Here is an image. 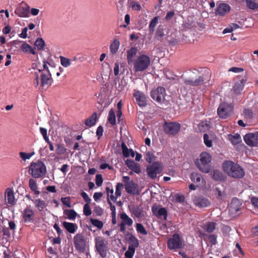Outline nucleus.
Listing matches in <instances>:
<instances>
[{
    "mask_svg": "<svg viewBox=\"0 0 258 258\" xmlns=\"http://www.w3.org/2000/svg\"><path fill=\"white\" fill-rule=\"evenodd\" d=\"M224 171L231 177L240 179L245 175L243 169L238 164L231 161H225L223 164Z\"/></svg>",
    "mask_w": 258,
    "mask_h": 258,
    "instance_id": "obj_1",
    "label": "nucleus"
},
{
    "mask_svg": "<svg viewBox=\"0 0 258 258\" xmlns=\"http://www.w3.org/2000/svg\"><path fill=\"white\" fill-rule=\"evenodd\" d=\"M211 160L212 157L210 155L206 152H203L201 153L200 159H197L195 163L201 171L207 173L211 169Z\"/></svg>",
    "mask_w": 258,
    "mask_h": 258,
    "instance_id": "obj_2",
    "label": "nucleus"
},
{
    "mask_svg": "<svg viewBox=\"0 0 258 258\" xmlns=\"http://www.w3.org/2000/svg\"><path fill=\"white\" fill-rule=\"evenodd\" d=\"M46 172V168L43 162L38 160L32 162L29 169V173L34 178H40L44 176Z\"/></svg>",
    "mask_w": 258,
    "mask_h": 258,
    "instance_id": "obj_3",
    "label": "nucleus"
},
{
    "mask_svg": "<svg viewBox=\"0 0 258 258\" xmlns=\"http://www.w3.org/2000/svg\"><path fill=\"white\" fill-rule=\"evenodd\" d=\"M40 74L41 77V86H50L53 82V79L51 77V75L49 71H41L40 69L38 70V72H35V78L34 80V85L37 87L39 84V74Z\"/></svg>",
    "mask_w": 258,
    "mask_h": 258,
    "instance_id": "obj_4",
    "label": "nucleus"
},
{
    "mask_svg": "<svg viewBox=\"0 0 258 258\" xmlns=\"http://www.w3.org/2000/svg\"><path fill=\"white\" fill-rule=\"evenodd\" d=\"M151 60L149 56L145 54L139 55L134 62V71L135 72H143L150 66Z\"/></svg>",
    "mask_w": 258,
    "mask_h": 258,
    "instance_id": "obj_5",
    "label": "nucleus"
},
{
    "mask_svg": "<svg viewBox=\"0 0 258 258\" xmlns=\"http://www.w3.org/2000/svg\"><path fill=\"white\" fill-rule=\"evenodd\" d=\"M95 248L100 255L104 258L107 255L108 250L107 241L101 237H97L95 239Z\"/></svg>",
    "mask_w": 258,
    "mask_h": 258,
    "instance_id": "obj_6",
    "label": "nucleus"
},
{
    "mask_svg": "<svg viewBox=\"0 0 258 258\" xmlns=\"http://www.w3.org/2000/svg\"><path fill=\"white\" fill-rule=\"evenodd\" d=\"M122 181L124 183V187L126 192L132 195H139L138 184L135 183L133 180H130V177L127 176H124Z\"/></svg>",
    "mask_w": 258,
    "mask_h": 258,
    "instance_id": "obj_7",
    "label": "nucleus"
},
{
    "mask_svg": "<svg viewBox=\"0 0 258 258\" xmlns=\"http://www.w3.org/2000/svg\"><path fill=\"white\" fill-rule=\"evenodd\" d=\"M232 111L233 106L231 104L223 102L218 108L217 113L220 118L226 119L230 116Z\"/></svg>",
    "mask_w": 258,
    "mask_h": 258,
    "instance_id": "obj_8",
    "label": "nucleus"
},
{
    "mask_svg": "<svg viewBox=\"0 0 258 258\" xmlns=\"http://www.w3.org/2000/svg\"><path fill=\"white\" fill-rule=\"evenodd\" d=\"M75 248L79 252H84L86 249V240L83 233H77L74 237Z\"/></svg>",
    "mask_w": 258,
    "mask_h": 258,
    "instance_id": "obj_9",
    "label": "nucleus"
},
{
    "mask_svg": "<svg viewBox=\"0 0 258 258\" xmlns=\"http://www.w3.org/2000/svg\"><path fill=\"white\" fill-rule=\"evenodd\" d=\"M182 241L178 234H174L168 240L167 246L170 249H179L182 247Z\"/></svg>",
    "mask_w": 258,
    "mask_h": 258,
    "instance_id": "obj_10",
    "label": "nucleus"
},
{
    "mask_svg": "<svg viewBox=\"0 0 258 258\" xmlns=\"http://www.w3.org/2000/svg\"><path fill=\"white\" fill-rule=\"evenodd\" d=\"M166 91L163 87H158L151 92L152 98L159 103H161L165 99Z\"/></svg>",
    "mask_w": 258,
    "mask_h": 258,
    "instance_id": "obj_11",
    "label": "nucleus"
},
{
    "mask_svg": "<svg viewBox=\"0 0 258 258\" xmlns=\"http://www.w3.org/2000/svg\"><path fill=\"white\" fill-rule=\"evenodd\" d=\"M180 125L175 122H165L164 125V131L165 134L169 135H175L179 131Z\"/></svg>",
    "mask_w": 258,
    "mask_h": 258,
    "instance_id": "obj_12",
    "label": "nucleus"
},
{
    "mask_svg": "<svg viewBox=\"0 0 258 258\" xmlns=\"http://www.w3.org/2000/svg\"><path fill=\"white\" fill-rule=\"evenodd\" d=\"M162 169L161 164L159 162H154L152 165L147 167V172L148 176L154 179L157 177V175L161 172Z\"/></svg>",
    "mask_w": 258,
    "mask_h": 258,
    "instance_id": "obj_13",
    "label": "nucleus"
},
{
    "mask_svg": "<svg viewBox=\"0 0 258 258\" xmlns=\"http://www.w3.org/2000/svg\"><path fill=\"white\" fill-rule=\"evenodd\" d=\"M244 140L245 143L249 146H257L258 145V132L247 134L244 137Z\"/></svg>",
    "mask_w": 258,
    "mask_h": 258,
    "instance_id": "obj_14",
    "label": "nucleus"
},
{
    "mask_svg": "<svg viewBox=\"0 0 258 258\" xmlns=\"http://www.w3.org/2000/svg\"><path fill=\"white\" fill-rule=\"evenodd\" d=\"M30 7L25 2H22L16 8L15 14L20 17H29Z\"/></svg>",
    "mask_w": 258,
    "mask_h": 258,
    "instance_id": "obj_15",
    "label": "nucleus"
},
{
    "mask_svg": "<svg viewBox=\"0 0 258 258\" xmlns=\"http://www.w3.org/2000/svg\"><path fill=\"white\" fill-rule=\"evenodd\" d=\"M133 96L135 98L136 103L140 107H145L147 104V97L146 95L142 92L134 90Z\"/></svg>",
    "mask_w": 258,
    "mask_h": 258,
    "instance_id": "obj_16",
    "label": "nucleus"
},
{
    "mask_svg": "<svg viewBox=\"0 0 258 258\" xmlns=\"http://www.w3.org/2000/svg\"><path fill=\"white\" fill-rule=\"evenodd\" d=\"M204 81V78L203 76H199L196 78L192 75L189 78L184 79V83L187 86L192 87L198 86L202 85Z\"/></svg>",
    "mask_w": 258,
    "mask_h": 258,
    "instance_id": "obj_17",
    "label": "nucleus"
},
{
    "mask_svg": "<svg viewBox=\"0 0 258 258\" xmlns=\"http://www.w3.org/2000/svg\"><path fill=\"white\" fill-rule=\"evenodd\" d=\"M151 210L154 215L160 219L163 217L164 220H166L167 217V211L165 208L159 207L156 205H154L152 207Z\"/></svg>",
    "mask_w": 258,
    "mask_h": 258,
    "instance_id": "obj_18",
    "label": "nucleus"
},
{
    "mask_svg": "<svg viewBox=\"0 0 258 258\" xmlns=\"http://www.w3.org/2000/svg\"><path fill=\"white\" fill-rule=\"evenodd\" d=\"M193 202L196 206L199 208H206L210 205V201L202 196L195 197L193 200Z\"/></svg>",
    "mask_w": 258,
    "mask_h": 258,
    "instance_id": "obj_19",
    "label": "nucleus"
},
{
    "mask_svg": "<svg viewBox=\"0 0 258 258\" xmlns=\"http://www.w3.org/2000/svg\"><path fill=\"white\" fill-rule=\"evenodd\" d=\"M190 178L191 181L197 185V186H203L206 184V181L201 173L192 172L190 174Z\"/></svg>",
    "mask_w": 258,
    "mask_h": 258,
    "instance_id": "obj_20",
    "label": "nucleus"
},
{
    "mask_svg": "<svg viewBox=\"0 0 258 258\" xmlns=\"http://www.w3.org/2000/svg\"><path fill=\"white\" fill-rule=\"evenodd\" d=\"M231 10V7L226 3H220L217 7L215 12L216 16H224L228 13Z\"/></svg>",
    "mask_w": 258,
    "mask_h": 258,
    "instance_id": "obj_21",
    "label": "nucleus"
},
{
    "mask_svg": "<svg viewBox=\"0 0 258 258\" xmlns=\"http://www.w3.org/2000/svg\"><path fill=\"white\" fill-rule=\"evenodd\" d=\"M34 213L30 208V207H27L23 211V218L25 222H30L33 220Z\"/></svg>",
    "mask_w": 258,
    "mask_h": 258,
    "instance_id": "obj_22",
    "label": "nucleus"
},
{
    "mask_svg": "<svg viewBox=\"0 0 258 258\" xmlns=\"http://www.w3.org/2000/svg\"><path fill=\"white\" fill-rule=\"evenodd\" d=\"M5 200L7 203L11 205H14L16 204V200L14 196V191L12 188H7L5 192Z\"/></svg>",
    "mask_w": 258,
    "mask_h": 258,
    "instance_id": "obj_23",
    "label": "nucleus"
},
{
    "mask_svg": "<svg viewBox=\"0 0 258 258\" xmlns=\"http://www.w3.org/2000/svg\"><path fill=\"white\" fill-rule=\"evenodd\" d=\"M241 205V204L237 198L233 199L229 207L230 212L232 214H237L238 212L240 209Z\"/></svg>",
    "mask_w": 258,
    "mask_h": 258,
    "instance_id": "obj_24",
    "label": "nucleus"
},
{
    "mask_svg": "<svg viewBox=\"0 0 258 258\" xmlns=\"http://www.w3.org/2000/svg\"><path fill=\"white\" fill-rule=\"evenodd\" d=\"M125 164L130 169L136 173L139 174L141 172L140 165L133 160H126L125 161Z\"/></svg>",
    "mask_w": 258,
    "mask_h": 258,
    "instance_id": "obj_25",
    "label": "nucleus"
},
{
    "mask_svg": "<svg viewBox=\"0 0 258 258\" xmlns=\"http://www.w3.org/2000/svg\"><path fill=\"white\" fill-rule=\"evenodd\" d=\"M246 82V79H242L239 81L236 82L233 87L234 92L236 94H240L242 91Z\"/></svg>",
    "mask_w": 258,
    "mask_h": 258,
    "instance_id": "obj_26",
    "label": "nucleus"
},
{
    "mask_svg": "<svg viewBox=\"0 0 258 258\" xmlns=\"http://www.w3.org/2000/svg\"><path fill=\"white\" fill-rule=\"evenodd\" d=\"M62 226L71 233H74L77 229V225L76 224L66 221L62 223Z\"/></svg>",
    "mask_w": 258,
    "mask_h": 258,
    "instance_id": "obj_27",
    "label": "nucleus"
},
{
    "mask_svg": "<svg viewBox=\"0 0 258 258\" xmlns=\"http://www.w3.org/2000/svg\"><path fill=\"white\" fill-rule=\"evenodd\" d=\"M33 202L39 212L42 211L48 204L45 201L40 199L33 201Z\"/></svg>",
    "mask_w": 258,
    "mask_h": 258,
    "instance_id": "obj_28",
    "label": "nucleus"
},
{
    "mask_svg": "<svg viewBox=\"0 0 258 258\" xmlns=\"http://www.w3.org/2000/svg\"><path fill=\"white\" fill-rule=\"evenodd\" d=\"M128 241L130 244L128 247H133L136 249L139 246V240L132 234H130L128 237Z\"/></svg>",
    "mask_w": 258,
    "mask_h": 258,
    "instance_id": "obj_29",
    "label": "nucleus"
},
{
    "mask_svg": "<svg viewBox=\"0 0 258 258\" xmlns=\"http://www.w3.org/2000/svg\"><path fill=\"white\" fill-rule=\"evenodd\" d=\"M97 119V114L96 112H94L89 117L87 118L85 124L89 127H91L95 125Z\"/></svg>",
    "mask_w": 258,
    "mask_h": 258,
    "instance_id": "obj_30",
    "label": "nucleus"
},
{
    "mask_svg": "<svg viewBox=\"0 0 258 258\" xmlns=\"http://www.w3.org/2000/svg\"><path fill=\"white\" fill-rule=\"evenodd\" d=\"M137 53V48L132 47L127 51V60L128 64L133 61V58Z\"/></svg>",
    "mask_w": 258,
    "mask_h": 258,
    "instance_id": "obj_31",
    "label": "nucleus"
},
{
    "mask_svg": "<svg viewBox=\"0 0 258 258\" xmlns=\"http://www.w3.org/2000/svg\"><path fill=\"white\" fill-rule=\"evenodd\" d=\"M159 20V16H156L154 18H153L152 20L151 21L149 26V31L150 32V34H153L155 28L157 24L158 23V21Z\"/></svg>",
    "mask_w": 258,
    "mask_h": 258,
    "instance_id": "obj_32",
    "label": "nucleus"
},
{
    "mask_svg": "<svg viewBox=\"0 0 258 258\" xmlns=\"http://www.w3.org/2000/svg\"><path fill=\"white\" fill-rule=\"evenodd\" d=\"M63 214L71 220H74L77 216V212L73 209L64 210Z\"/></svg>",
    "mask_w": 258,
    "mask_h": 258,
    "instance_id": "obj_33",
    "label": "nucleus"
},
{
    "mask_svg": "<svg viewBox=\"0 0 258 258\" xmlns=\"http://www.w3.org/2000/svg\"><path fill=\"white\" fill-rule=\"evenodd\" d=\"M120 217L122 220V223H124L128 226H131L133 225V220L130 218L126 213H122L120 214Z\"/></svg>",
    "mask_w": 258,
    "mask_h": 258,
    "instance_id": "obj_34",
    "label": "nucleus"
},
{
    "mask_svg": "<svg viewBox=\"0 0 258 258\" xmlns=\"http://www.w3.org/2000/svg\"><path fill=\"white\" fill-rule=\"evenodd\" d=\"M29 186L32 191L34 192L36 195L40 194V191L37 190L38 186L35 180L33 178H30L29 180Z\"/></svg>",
    "mask_w": 258,
    "mask_h": 258,
    "instance_id": "obj_35",
    "label": "nucleus"
},
{
    "mask_svg": "<svg viewBox=\"0 0 258 258\" xmlns=\"http://www.w3.org/2000/svg\"><path fill=\"white\" fill-rule=\"evenodd\" d=\"M120 45L119 41L114 39L110 45V51L112 54H115L118 51Z\"/></svg>",
    "mask_w": 258,
    "mask_h": 258,
    "instance_id": "obj_36",
    "label": "nucleus"
},
{
    "mask_svg": "<svg viewBox=\"0 0 258 258\" xmlns=\"http://www.w3.org/2000/svg\"><path fill=\"white\" fill-rule=\"evenodd\" d=\"M216 224L213 222H208L205 225V229L208 233L213 232L216 229Z\"/></svg>",
    "mask_w": 258,
    "mask_h": 258,
    "instance_id": "obj_37",
    "label": "nucleus"
},
{
    "mask_svg": "<svg viewBox=\"0 0 258 258\" xmlns=\"http://www.w3.org/2000/svg\"><path fill=\"white\" fill-rule=\"evenodd\" d=\"M22 50L24 52H29L31 54H36V52L34 49L28 44L24 43L21 47Z\"/></svg>",
    "mask_w": 258,
    "mask_h": 258,
    "instance_id": "obj_38",
    "label": "nucleus"
},
{
    "mask_svg": "<svg viewBox=\"0 0 258 258\" xmlns=\"http://www.w3.org/2000/svg\"><path fill=\"white\" fill-rule=\"evenodd\" d=\"M212 178L216 181H222L224 180L223 174L221 172L218 170H214L212 173Z\"/></svg>",
    "mask_w": 258,
    "mask_h": 258,
    "instance_id": "obj_39",
    "label": "nucleus"
},
{
    "mask_svg": "<svg viewBox=\"0 0 258 258\" xmlns=\"http://www.w3.org/2000/svg\"><path fill=\"white\" fill-rule=\"evenodd\" d=\"M229 139L233 145L238 144L241 142L240 136L238 134L234 135H229Z\"/></svg>",
    "mask_w": 258,
    "mask_h": 258,
    "instance_id": "obj_40",
    "label": "nucleus"
},
{
    "mask_svg": "<svg viewBox=\"0 0 258 258\" xmlns=\"http://www.w3.org/2000/svg\"><path fill=\"white\" fill-rule=\"evenodd\" d=\"M132 213L137 218H141L143 214L142 210L138 207H134L131 210Z\"/></svg>",
    "mask_w": 258,
    "mask_h": 258,
    "instance_id": "obj_41",
    "label": "nucleus"
},
{
    "mask_svg": "<svg viewBox=\"0 0 258 258\" xmlns=\"http://www.w3.org/2000/svg\"><path fill=\"white\" fill-rule=\"evenodd\" d=\"M108 121L112 125L116 123V117L114 111L111 109L109 111Z\"/></svg>",
    "mask_w": 258,
    "mask_h": 258,
    "instance_id": "obj_42",
    "label": "nucleus"
},
{
    "mask_svg": "<svg viewBox=\"0 0 258 258\" xmlns=\"http://www.w3.org/2000/svg\"><path fill=\"white\" fill-rule=\"evenodd\" d=\"M45 42L42 38H38L35 41L34 45L38 50H42L45 46Z\"/></svg>",
    "mask_w": 258,
    "mask_h": 258,
    "instance_id": "obj_43",
    "label": "nucleus"
},
{
    "mask_svg": "<svg viewBox=\"0 0 258 258\" xmlns=\"http://www.w3.org/2000/svg\"><path fill=\"white\" fill-rule=\"evenodd\" d=\"M164 35V30L161 26H159L155 33V38L158 40H161Z\"/></svg>",
    "mask_w": 258,
    "mask_h": 258,
    "instance_id": "obj_44",
    "label": "nucleus"
},
{
    "mask_svg": "<svg viewBox=\"0 0 258 258\" xmlns=\"http://www.w3.org/2000/svg\"><path fill=\"white\" fill-rule=\"evenodd\" d=\"M247 7L251 10H255L258 8V4L254 0H245Z\"/></svg>",
    "mask_w": 258,
    "mask_h": 258,
    "instance_id": "obj_45",
    "label": "nucleus"
},
{
    "mask_svg": "<svg viewBox=\"0 0 258 258\" xmlns=\"http://www.w3.org/2000/svg\"><path fill=\"white\" fill-rule=\"evenodd\" d=\"M130 7L133 10L135 11H140L141 10V5L137 2L131 0L129 2Z\"/></svg>",
    "mask_w": 258,
    "mask_h": 258,
    "instance_id": "obj_46",
    "label": "nucleus"
},
{
    "mask_svg": "<svg viewBox=\"0 0 258 258\" xmlns=\"http://www.w3.org/2000/svg\"><path fill=\"white\" fill-rule=\"evenodd\" d=\"M90 222L94 226L96 227L99 229H102L103 226V223L96 219L91 218Z\"/></svg>",
    "mask_w": 258,
    "mask_h": 258,
    "instance_id": "obj_47",
    "label": "nucleus"
},
{
    "mask_svg": "<svg viewBox=\"0 0 258 258\" xmlns=\"http://www.w3.org/2000/svg\"><path fill=\"white\" fill-rule=\"evenodd\" d=\"M136 230L138 233L146 235L147 234V231L144 226L141 223H137Z\"/></svg>",
    "mask_w": 258,
    "mask_h": 258,
    "instance_id": "obj_48",
    "label": "nucleus"
},
{
    "mask_svg": "<svg viewBox=\"0 0 258 258\" xmlns=\"http://www.w3.org/2000/svg\"><path fill=\"white\" fill-rule=\"evenodd\" d=\"M60 63L63 67L67 68L71 64L70 60L68 58L60 56Z\"/></svg>",
    "mask_w": 258,
    "mask_h": 258,
    "instance_id": "obj_49",
    "label": "nucleus"
},
{
    "mask_svg": "<svg viewBox=\"0 0 258 258\" xmlns=\"http://www.w3.org/2000/svg\"><path fill=\"white\" fill-rule=\"evenodd\" d=\"M121 148L122 150L123 156L124 157H128L130 156V152L131 149H128L124 143H122Z\"/></svg>",
    "mask_w": 258,
    "mask_h": 258,
    "instance_id": "obj_50",
    "label": "nucleus"
},
{
    "mask_svg": "<svg viewBox=\"0 0 258 258\" xmlns=\"http://www.w3.org/2000/svg\"><path fill=\"white\" fill-rule=\"evenodd\" d=\"M135 249L133 247H128V250L125 251L124 255L126 258H132L135 254Z\"/></svg>",
    "mask_w": 258,
    "mask_h": 258,
    "instance_id": "obj_51",
    "label": "nucleus"
},
{
    "mask_svg": "<svg viewBox=\"0 0 258 258\" xmlns=\"http://www.w3.org/2000/svg\"><path fill=\"white\" fill-rule=\"evenodd\" d=\"M56 152L57 154L60 155L63 154L66 151V149L64 147V145L61 144H58L56 146Z\"/></svg>",
    "mask_w": 258,
    "mask_h": 258,
    "instance_id": "obj_52",
    "label": "nucleus"
},
{
    "mask_svg": "<svg viewBox=\"0 0 258 258\" xmlns=\"http://www.w3.org/2000/svg\"><path fill=\"white\" fill-rule=\"evenodd\" d=\"M123 187V184L121 183H118L116 185L115 194L117 197H120L121 195V189Z\"/></svg>",
    "mask_w": 258,
    "mask_h": 258,
    "instance_id": "obj_53",
    "label": "nucleus"
},
{
    "mask_svg": "<svg viewBox=\"0 0 258 258\" xmlns=\"http://www.w3.org/2000/svg\"><path fill=\"white\" fill-rule=\"evenodd\" d=\"M155 156L154 154L150 152H148L146 154V160L147 162L151 163L155 160Z\"/></svg>",
    "mask_w": 258,
    "mask_h": 258,
    "instance_id": "obj_54",
    "label": "nucleus"
},
{
    "mask_svg": "<svg viewBox=\"0 0 258 258\" xmlns=\"http://www.w3.org/2000/svg\"><path fill=\"white\" fill-rule=\"evenodd\" d=\"M204 143L208 147H211L212 146V141L209 139V136L208 134H205L204 135Z\"/></svg>",
    "mask_w": 258,
    "mask_h": 258,
    "instance_id": "obj_55",
    "label": "nucleus"
},
{
    "mask_svg": "<svg viewBox=\"0 0 258 258\" xmlns=\"http://www.w3.org/2000/svg\"><path fill=\"white\" fill-rule=\"evenodd\" d=\"M61 202L63 205H66L68 207L71 208L72 207L71 205V200L70 197H62L61 198Z\"/></svg>",
    "mask_w": 258,
    "mask_h": 258,
    "instance_id": "obj_56",
    "label": "nucleus"
},
{
    "mask_svg": "<svg viewBox=\"0 0 258 258\" xmlns=\"http://www.w3.org/2000/svg\"><path fill=\"white\" fill-rule=\"evenodd\" d=\"M83 213H84V214L85 215H86V216H90L92 212H91V210L90 207L89 206V204H86L84 206Z\"/></svg>",
    "mask_w": 258,
    "mask_h": 258,
    "instance_id": "obj_57",
    "label": "nucleus"
},
{
    "mask_svg": "<svg viewBox=\"0 0 258 258\" xmlns=\"http://www.w3.org/2000/svg\"><path fill=\"white\" fill-rule=\"evenodd\" d=\"M33 154V153H27L25 152H21L20 153V156L23 160L25 161L27 159H29Z\"/></svg>",
    "mask_w": 258,
    "mask_h": 258,
    "instance_id": "obj_58",
    "label": "nucleus"
},
{
    "mask_svg": "<svg viewBox=\"0 0 258 258\" xmlns=\"http://www.w3.org/2000/svg\"><path fill=\"white\" fill-rule=\"evenodd\" d=\"M95 182L97 186H100L103 183V178L101 174H98L96 175Z\"/></svg>",
    "mask_w": 258,
    "mask_h": 258,
    "instance_id": "obj_59",
    "label": "nucleus"
},
{
    "mask_svg": "<svg viewBox=\"0 0 258 258\" xmlns=\"http://www.w3.org/2000/svg\"><path fill=\"white\" fill-rule=\"evenodd\" d=\"M208 239L210 242L213 244L215 245L217 244V236L214 234H210L208 237Z\"/></svg>",
    "mask_w": 258,
    "mask_h": 258,
    "instance_id": "obj_60",
    "label": "nucleus"
},
{
    "mask_svg": "<svg viewBox=\"0 0 258 258\" xmlns=\"http://www.w3.org/2000/svg\"><path fill=\"white\" fill-rule=\"evenodd\" d=\"M81 195L83 198L84 200L86 202V204H89L91 201V199L89 197L87 194L84 191L81 192Z\"/></svg>",
    "mask_w": 258,
    "mask_h": 258,
    "instance_id": "obj_61",
    "label": "nucleus"
},
{
    "mask_svg": "<svg viewBox=\"0 0 258 258\" xmlns=\"http://www.w3.org/2000/svg\"><path fill=\"white\" fill-rule=\"evenodd\" d=\"M175 201L176 202H183L185 199L184 196L182 195H176L175 196Z\"/></svg>",
    "mask_w": 258,
    "mask_h": 258,
    "instance_id": "obj_62",
    "label": "nucleus"
},
{
    "mask_svg": "<svg viewBox=\"0 0 258 258\" xmlns=\"http://www.w3.org/2000/svg\"><path fill=\"white\" fill-rule=\"evenodd\" d=\"M103 128L101 126L98 127L96 131V135L99 139L103 135Z\"/></svg>",
    "mask_w": 258,
    "mask_h": 258,
    "instance_id": "obj_63",
    "label": "nucleus"
},
{
    "mask_svg": "<svg viewBox=\"0 0 258 258\" xmlns=\"http://www.w3.org/2000/svg\"><path fill=\"white\" fill-rule=\"evenodd\" d=\"M175 13L173 11H169L167 12L165 16V20L166 21H169L171 20L173 17Z\"/></svg>",
    "mask_w": 258,
    "mask_h": 258,
    "instance_id": "obj_64",
    "label": "nucleus"
}]
</instances>
